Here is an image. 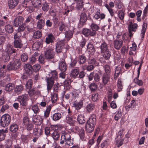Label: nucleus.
<instances>
[{
    "instance_id": "obj_56",
    "label": "nucleus",
    "mask_w": 148,
    "mask_h": 148,
    "mask_svg": "<svg viewBox=\"0 0 148 148\" xmlns=\"http://www.w3.org/2000/svg\"><path fill=\"white\" fill-rule=\"evenodd\" d=\"M33 82L32 79H30L27 82L25 86L27 88L29 89L32 88Z\"/></svg>"
},
{
    "instance_id": "obj_62",
    "label": "nucleus",
    "mask_w": 148,
    "mask_h": 148,
    "mask_svg": "<svg viewBox=\"0 0 148 148\" xmlns=\"http://www.w3.org/2000/svg\"><path fill=\"white\" fill-rule=\"evenodd\" d=\"M86 58L84 56H79V63L82 64L84 63L86 61Z\"/></svg>"
},
{
    "instance_id": "obj_58",
    "label": "nucleus",
    "mask_w": 148,
    "mask_h": 148,
    "mask_svg": "<svg viewBox=\"0 0 148 148\" xmlns=\"http://www.w3.org/2000/svg\"><path fill=\"white\" fill-rule=\"evenodd\" d=\"M65 34V37L69 39L71 38L73 36L72 32L70 30H68L66 32Z\"/></svg>"
},
{
    "instance_id": "obj_49",
    "label": "nucleus",
    "mask_w": 148,
    "mask_h": 148,
    "mask_svg": "<svg viewBox=\"0 0 148 148\" xmlns=\"http://www.w3.org/2000/svg\"><path fill=\"white\" fill-rule=\"evenodd\" d=\"M10 58V55L5 53V54L2 55V60L3 62H6L9 60Z\"/></svg>"
},
{
    "instance_id": "obj_43",
    "label": "nucleus",
    "mask_w": 148,
    "mask_h": 148,
    "mask_svg": "<svg viewBox=\"0 0 148 148\" xmlns=\"http://www.w3.org/2000/svg\"><path fill=\"white\" fill-rule=\"evenodd\" d=\"M79 73V71L78 70L75 69L71 71V75L74 78H76Z\"/></svg>"
},
{
    "instance_id": "obj_19",
    "label": "nucleus",
    "mask_w": 148,
    "mask_h": 148,
    "mask_svg": "<svg viewBox=\"0 0 148 148\" xmlns=\"http://www.w3.org/2000/svg\"><path fill=\"white\" fill-rule=\"evenodd\" d=\"M32 121L36 125H38L39 123H40L41 122V119L40 116H38L37 114L33 115Z\"/></svg>"
},
{
    "instance_id": "obj_29",
    "label": "nucleus",
    "mask_w": 148,
    "mask_h": 148,
    "mask_svg": "<svg viewBox=\"0 0 148 148\" xmlns=\"http://www.w3.org/2000/svg\"><path fill=\"white\" fill-rule=\"evenodd\" d=\"M31 3L35 7L38 8L41 7V2L40 0H31Z\"/></svg>"
},
{
    "instance_id": "obj_35",
    "label": "nucleus",
    "mask_w": 148,
    "mask_h": 148,
    "mask_svg": "<svg viewBox=\"0 0 148 148\" xmlns=\"http://www.w3.org/2000/svg\"><path fill=\"white\" fill-rule=\"evenodd\" d=\"M14 44L16 48H21L22 45L20 39L14 40Z\"/></svg>"
},
{
    "instance_id": "obj_8",
    "label": "nucleus",
    "mask_w": 148,
    "mask_h": 148,
    "mask_svg": "<svg viewBox=\"0 0 148 148\" xmlns=\"http://www.w3.org/2000/svg\"><path fill=\"white\" fill-rule=\"evenodd\" d=\"M52 48H49L47 49L45 53V56L47 59H52L54 58V53Z\"/></svg>"
},
{
    "instance_id": "obj_38",
    "label": "nucleus",
    "mask_w": 148,
    "mask_h": 148,
    "mask_svg": "<svg viewBox=\"0 0 148 148\" xmlns=\"http://www.w3.org/2000/svg\"><path fill=\"white\" fill-rule=\"evenodd\" d=\"M31 109L35 114H36L40 111L38 107L37 104L32 106Z\"/></svg>"
},
{
    "instance_id": "obj_20",
    "label": "nucleus",
    "mask_w": 148,
    "mask_h": 148,
    "mask_svg": "<svg viewBox=\"0 0 148 148\" xmlns=\"http://www.w3.org/2000/svg\"><path fill=\"white\" fill-rule=\"evenodd\" d=\"M95 126L87 122L85 125V129L87 132H91L94 130Z\"/></svg>"
},
{
    "instance_id": "obj_31",
    "label": "nucleus",
    "mask_w": 148,
    "mask_h": 148,
    "mask_svg": "<svg viewBox=\"0 0 148 148\" xmlns=\"http://www.w3.org/2000/svg\"><path fill=\"white\" fill-rule=\"evenodd\" d=\"M87 122L94 126L96 123V119L95 116H92L90 117Z\"/></svg>"
},
{
    "instance_id": "obj_52",
    "label": "nucleus",
    "mask_w": 148,
    "mask_h": 148,
    "mask_svg": "<svg viewBox=\"0 0 148 148\" xmlns=\"http://www.w3.org/2000/svg\"><path fill=\"white\" fill-rule=\"evenodd\" d=\"M90 27L92 30V31L96 32L99 29V27L97 25L94 23H92L90 25Z\"/></svg>"
},
{
    "instance_id": "obj_61",
    "label": "nucleus",
    "mask_w": 148,
    "mask_h": 148,
    "mask_svg": "<svg viewBox=\"0 0 148 148\" xmlns=\"http://www.w3.org/2000/svg\"><path fill=\"white\" fill-rule=\"evenodd\" d=\"M28 58V56L26 53H23L21 56V60L23 62L26 61L27 60Z\"/></svg>"
},
{
    "instance_id": "obj_44",
    "label": "nucleus",
    "mask_w": 148,
    "mask_h": 148,
    "mask_svg": "<svg viewBox=\"0 0 148 148\" xmlns=\"http://www.w3.org/2000/svg\"><path fill=\"white\" fill-rule=\"evenodd\" d=\"M121 116L122 113L120 110L116 112L115 115L114 116V119L115 120L118 121L121 118Z\"/></svg>"
},
{
    "instance_id": "obj_1",
    "label": "nucleus",
    "mask_w": 148,
    "mask_h": 148,
    "mask_svg": "<svg viewBox=\"0 0 148 148\" xmlns=\"http://www.w3.org/2000/svg\"><path fill=\"white\" fill-rule=\"evenodd\" d=\"M51 77L47 78V89L49 91L50 90L54 84V80H56L58 78V73L55 70L51 71L49 74Z\"/></svg>"
},
{
    "instance_id": "obj_15",
    "label": "nucleus",
    "mask_w": 148,
    "mask_h": 148,
    "mask_svg": "<svg viewBox=\"0 0 148 148\" xmlns=\"http://www.w3.org/2000/svg\"><path fill=\"white\" fill-rule=\"evenodd\" d=\"M105 15L103 13H101L99 11H97L94 15V18L95 19L98 20L99 21L104 19L105 18Z\"/></svg>"
},
{
    "instance_id": "obj_28",
    "label": "nucleus",
    "mask_w": 148,
    "mask_h": 148,
    "mask_svg": "<svg viewBox=\"0 0 148 148\" xmlns=\"http://www.w3.org/2000/svg\"><path fill=\"white\" fill-rule=\"evenodd\" d=\"M18 127L17 124L13 123L10 125V130L12 132L15 133L18 130Z\"/></svg>"
},
{
    "instance_id": "obj_51",
    "label": "nucleus",
    "mask_w": 148,
    "mask_h": 148,
    "mask_svg": "<svg viewBox=\"0 0 148 148\" xmlns=\"http://www.w3.org/2000/svg\"><path fill=\"white\" fill-rule=\"evenodd\" d=\"M32 69V66L29 64H26L24 66V69L25 72H26L27 73H29L30 71Z\"/></svg>"
},
{
    "instance_id": "obj_63",
    "label": "nucleus",
    "mask_w": 148,
    "mask_h": 148,
    "mask_svg": "<svg viewBox=\"0 0 148 148\" xmlns=\"http://www.w3.org/2000/svg\"><path fill=\"white\" fill-rule=\"evenodd\" d=\"M116 139L117 140L116 143L117 145V146L118 147L121 146L123 144V139L120 138L119 139V138H116Z\"/></svg>"
},
{
    "instance_id": "obj_5",
    "label": "nucleus",
    "mask_w": 148,
    "mask_h": 148,
    "mask_svg": "<svg viewBox=\"0 0 148 148\" xmlns=\"http://www.w3.org/2000/svg\"><path fill=\"white\" fill-rule=\"evenodd\" d=\"M20 61L18 60H16L14 62H10L7 65L8 69L11 70L18 69L20 67Z\"/></svg>"
},
{
    "instance_id": "obj_33",
    "label": "nucleus",
    "mask_w": 148,
    "mask_h": 148,
    "mask_svg": "<svg viewBox=\"0 0 148 148\" xmlns=\"http://www.w3.org/2000/svg\"><path fill=\"white\" fill-rule=\"evenodd\" d=\"M51 134L53 138L55 140H57L59 138V134L57 130H53Z\"/></svg>"
},
{
    "instance_id": "obj_32",
    "label": "nucleus",
    "mask_w": 148,
    "mask_h": 148,
    "mask_svg": "<svg viewBox=\"0 0 148 148\" xmlns=\"http://www.w3.org/2000/svg\"><path fill=\"white\" fill-rule=\"evenodd\" d=\"M84 117V116L82 114H80L78 115L77 119L79 124H83L85 123V121Z\"/></svg>"
},
{
    "instance_id": "obj_40",
    "label": "nucleus",
    "mask_w": 148,
    "mask_h": 148,
    "mask_svg": "<svg viewBox=\"0 0 148 148\" xmlns=\"http://www.w3.org/2000/svg\"><path fill=\"white\" fill-rule=\"evenodd\" d=\"M117 91L119 92L121 91L123 88L122 82L120 79H118L117 81Z\"/></svg>"
},
{
    "instance_id": "obj_27",
    "label": "nucleus",
    "mask_w": 148,
    "mask_h": 148,
    "mask_svg": "<svg viewBox=\"0 0 148 148\" xmlns=\"http://www.w3.org/2000/svg\"><path fill=\"white\" fill-rule=\"evenodd\" d=\"M8 132L7 129H5L4 130L3 129L0 130V141H2L5 139V133H6Z\"/></svg>"
},
{
    "instance_id": "obj_30",
    "label": "nucleus",
    "mask_w": 148,
    "mask_h": 148,
    "mask_svg": "<svg viewBox=\"0 0 148 148\" xmlns=\"http://www.w3.org/2000/svg\"><path fill=\"white\" fill-rule=\"evenodd\" d=\"M51 108V105L47 106L46 110L44 112V118H47L49 116Z\"/></svg>"
},
{
    "instance_id": "obj_47",
    "label": "nucleus",
    "mask_w": 148,
    "mask_h": 148,
    "mask_svg": "<svg viewBox=\"0 0 148 148\" xmlns=\"http://www.w3.org/2000/svg\"><path fill=\"white\" fill-rule=\"evenodd\" d=\"M105 73L104 74L110 75L111 72V69L109 66L108 64H106L103 66Z\"/></svg>"
},
{
    "instance_id": "obj_50",
    "label": "nucleus",
    "mask_w": 148,
    "mask_h": 148,
    "mask_svg": "<svg viewBox=\"0 0 148 148\" xmlns=\"http://www.w3.org/2000/svg\"><path fill=\"white\" fill-rule=\"evenodd\" d=\"M42 36V33L39 31H37L35 32L33 34V38L36 39L39 38Z\"/></svg>"
},
{
    "instance_id": "obj_3",
    "label": "nucleus",
    "mask_w": 148,
    "mask_h": 148,
    "mask_svg": "<svg viewBox=\"0 0 148 148\" xmlns=\"http://www.w3.org/2000/svg\"><path fill=\"white\" fill-rule=\"evenodd\" d=\"M11 120V116L7 114L3 115L1 118L0 124L3 127L8 126L10 123Z\"/></svg>"
},
{
    "instance_id": "obj_21",
    "label": "nucleus",
    "mask_w": 148,
    "mask_h": 148,
    "mask_svg": "<svg viewBox=\"0 0 148 148\" xmlns=\"http://www.w3.org/2000/svg\"><path fill=\"white\" fill-rule=\"evenodd\" d=\"M45 21L42 19L38 20L36 24L37 28L39 29H42L45 25Z\"/></svg>"
},
{
    "instance_id": "obj_41",
    "label": "nucleus",
    "mask_w": 148,
    "mask_h": 148,
    "mask_svg": "<svg viewBox=\"0 0 148 148\" xmlns=\"http://www.w3.org/2000/svg\"><path fill=\"white\" fill-rule=\"evenodd\" d=\"M23 87L22 85H20L16 86L14 88V91L16 93H20L23 90Z\"/></svg>"
},
{
    "instance_id": "obj_57",
    "label": "nucleus",
    "mask_w": 148,
    "mask_h": 148,
    "mask_svg": "<svg viewBox=\"0 0 148 148\" xmlns=\"http://www.w3.org/2000/svg\"><path fill=\"white\" fill-rule=\"evenodd\" d=\"M9 108V106L7 104H5L2 106L0 110V112L3 113L5 111L8 110Z\"/></svg>"
},
{
    "instance_id": "obj_25",
    "label": "nucleus",
    "mask_w": 148,
    "mask_h": 148,
    "mask_svg": "<svg viewBox=\"0 0 148 148\" xmlns=\"http://www.w3.org/2000/svg\"><path fill=\"white\" fill-rule=\"evenodd\" d=\"M110 75L108 74H104L103 75L102 79L104 84H106L110 79Z\"/></svg>"
},
{
    "instance_id": "obj_22",
    "label": "nucleus",
    "mask_w": 148,
    "mask_h": 148,
    "mask_svg": "<svg viewBox=\"0 0 148 148\" xmlns=\"http://www.w3.org/2000/svg\"><path fill=\"white\" fill-rule=\"evenodd\" d=\"M62 114L60 112L55 113L52 115V119L54 121L59 120L62 117Z\"/></svg>"
},
{
    "instance_id": "obj_2",
    "label": "nucleus",
    "mask_w": 148,
    "mask_h": 148,
    "mask_svg": "<svg viewBox=\"0 0 148 148\" xmlns=\"http://www.w3.org/2000/svg\"><path fill=\"white\" fill-rule=\"evenodd\" d=\"M61 140H65L66 143L69 146H72L74 143L73 139H71L70 134L64 131L62 132Z\"/></svg>"
},
{
    "instance_id": "obj_13",
    "label": "nucleus",
    "mask_w": 148,
    "mask_h": 148,
    "mask_svg": "<svg viewBox=\"0 0 148 148\" xmlns=\"http://www.w3.org/2000/svg\"><path fill=\"white\" fill-rule=\"evenodd\" d=\"M59 69L62 72H65L67 68V66L64 62V60L60 61L59 64Z\"/></svg>"
},
{
    "instance_id": "obj_53",
    "label": "nucleus",
    "mask_w": 148,
    "mask_h": 148,
    "mask_svg": "<svg viewBox=\"0 0 148 148\" xmlns=\"http://www.w3.org/2000/svg\"><path fill=\"white\" fill-rule=\"evenodd\" d=\"M138 77H139L138 76L137 77H136L134 78V82L135 84L138 86H142L143 84V82L142 80L138 79Z\"/></svg>"
},
{
    "instance_id": "obj_34",
    "label": "nucleus",
    "mask_w": 148,
    "mask_h": 148,
    "mask_svg": "<svg viewBox=\"0 0 148 148\" xmlns=\"http://www.w3.org/2000/svg\"><path fill=\"white\" fill-rule=\"evenodd\" d=\"M147 27V23H144L143 25L142 29L141 30V37L143 38L144 37Z\"/></svg>"
},
{
    "instance_id": "obj_6",
    "label": "nucleus",
    "mask_w": 148,
    "mask_h": 148,
    "mask_svg": "<svg viewBox=\"0 0 148 148\" xmlns=\"http://www.w3.org/2000/svg\"><path fill=\"white\" fill-rule=\"evenodd\" d=\"M73 131L79 134L81 139L82 140H85V132L84 129L81 127L75 126L73 128Z\"/></svg>"
},
{
    "instance_id": "obj_9",
    "label": "nucleus",
    "mask_w": 148,
    "mask_h": 148,
    "mask_svg": "<svg viewBox=\"0 0 148 148\" xmlns=\"http://www.w3.org/2000/svg\"><path fill=\"white\" fill-rule=\"evenodd\" d=\"M64 40H62L60 41H58L57 42L56 45V51L57 53L61 52L62 47L64 46Z\"/></svg>"
},
{
    "instance_id": "obj_11",
    "label": "nucleus",
    "mask_w": 148,
    "mask_h": 148,
    "mask_svg": "<svg viewBox=\"0 0 148 148\" xmlns=\"http://www.w3.org/2000/svg\"><path fill=\"white\" fill-rule=\"evenodd\" d=\"M84 100V99H82L79 101H75L73 104V107H74L76 110H79L81 108L83 105Z\"/></svg>"
},
{
    "instance_id": "obj_45",
    "label": "nucleus",
    "mask_w": 148,
    "mask_h": 148,
    "mask_svg": "<svg viewBox=\"0 0 148 148\" xmlns=\"http://www.w3.org/2000/svg\"><path fill=\"white\" fill-rule=\"evenodd\" d=\"M67 27L66 25L63 22L60 23L59 25V29L61 32L64 31Z\"/></svg>"
},
{
    "instance_id": "obj_36",
    "label": "nucleus",
    "mask_w": 148,
    "mask_h": 148,
    "mask_svg": "<svg viewBox=\"0 0 148 148\" xmlns=\"http://www.w3.org/2000/svg\"><path fill=\"white\" fill-rule=\"evenodd\" d=\"M118 16L120 19L123 20L124 17L125 12L122 10H119L117 13Z\"/></svg>"
},
{
    "instance_id": "obj_16",
    "label": "nucleus",
    "mask_w": 148,
    "mask_h": 148,
    "mask_svg": "<svg viewBox=\"0 0 148 148\" xmlns=\"http://www.w3.org/2000/svg\"><path fill=\"white\" fill-rule=\"evenodd\" d=\"M123 44V41L121 40H116L114 41V48L119 50Z\"/></svg>"
},
{
    "instance_id": "obj_54",
    "label": "nucleus",
    "mask_w": 148,
    "mask_h": 148,
    "mask_svg": "<svg viewBox=\"0 0 148 148\" xmlns=\"http://www.w3.org/2000/svg\"><path fill=\"white\" fill-rule=\"evenodd\" d=\"M42 10L45 12L49 10V7L48 4L46 2L42 4Z\"/></svg>"
},
{
    "instance_id": "obj_55",
    "label": "nucleus",
    "mask_w": 148,
    "mask_h": 148,
    "mask_svg": "<svg viewBox=\"0 0 148 148\" xmlns=\"http://www.w3.org/2000/svg\"><path fill=\"white\" fill-rule=\"evenodd\" d=\"M81 92V91L80 90H74L72 92V94L73 97L75 98L77 97L79 94Z\"/></svg>"
},
{
    "instance_id": "obj_37",
    "label": "nucleus",
    "mask_w": 148,
    "mask_h": 148,
    "mask_svg": "<svg viewBox=\"0 0 148 148\" xmlns=\"http://www.w3.org/2000/svg\"><path fill=\"white\" fill-rule=\"evenodd\" d=\"M95 108V105L92 103L88 104L86 107V110L88 112L93 110Z\"/></svg>"
},
{
    "instance_id": "obj_17",
    "label": "nucleus",
    "mask_w": 148,
    "mask_h": 148,
    "mask_svg": "<svg viewBox=\"0 0 148 148\" xmlns=\"http://www.w3.org/2000/svg\"><path fill=\"white\" fill-rule=\"evenodd\" d=\"M87 50L89 53L92 55L95 53V50L93 45L91 43H89L87 45Z\"/></svg>"
},
{
    "instance_id": "obj_48",
    "label": "nucleus",
    "mask_w": 148,
    "mask_h": 148,
    "mask_svg": "<svg viewBox=\"0 0 148 148\" xmlns=\"http://www.w3.org/2000/svg\"><path fill=\"white\" fill-rule=\"evenodd\" d=\"M34 134L37 136H40L42 133V131L40 129L35 128L34 130Z\"/></svg>"
},
{
    "instance_id": "obj_14",
    "label": "nucleus",
    "mask_w": 148,
    "mask_h": 148,
    "mask_svg": "<svg viewBox=\"0 0 148 148\" xmlns=\"http://www.w3.org/2000/svg\"><path fill=\"white\" fill-rule=\"evenodd\" d=\"M18 0H9L8 5L10 9H13L18 4Z\"/></svg>"
},
{
    "instance_id": "obj_26",
    "label": "nucleus",
    "mask_w": 148,
    "mask_h": 148,
    "mask_svg": "<svg viewBox=\"0 0 148 148\" xmlns=\"http://www.w3.org/2000/svg\"><path fill=\"white\" fill-rule=\"evenodd\" d=\"M80 20L79 21L81 24L83 25L87 20L86 15L85 13H82L80 15Z\"/></svg>"
},
{
    "instance_id": "obj_64",
    "label": "nucleus",
    "mask_w": 148,
    "mask_h": 148,
    "mask_svg": "<svg viewBox=\"0 0 148 148\" xmlns=\"http://www.w3.org/2000/svg\"><path fill=\"white\" fill-rule=\"evenodd\" d=\"M51 99L52 103H55L57 99V95L56 93L51 94Z\"/></svg>"
},
{
    "instance_id": "obj_4",
    "label": "nucleus",
    "mask_w": 148,
    "mask_h": 148,
    "mask_svg": "<svg viewBox=\"0 0 148 148\" xmlns=\"http://www.w3.org/2000/svg\"><path fill=\"white\" fill-rule=\"evenodd\" d=\"M17 100L22 106H25L27 105V101L29 100L28 95L27 94H25L18 96Z\"/></svg>"
},
{
    "instance_id": "obj_23",
    "label": "nucleus",
    "mask_w": 148,
    "mask_h": 148,
    "mask_svg": "<svg viewBox=\"0 0 148 148\" xmlns=\"http://www.w3.org/2000/svg\"><path fill=\"white\" fill-rule=\"evenodd\" d=\"M54 37L53 35L51 34H49L45 39V42L47 44H49L50 43L52 42L54 40Z\"/></svg>"
},
{
    "instance_id": "obj_7",
    "label": "nucleus",
    "mask_w": 148,
    "mask_h": 148,
    "mask_svg": "<svg viewBox=\"0 0 148 148\" xmlns=\"http://www.w3.org/2000/svg\"><path fill=\"white\" fill-rule=\"evenodd\" d=\"M24 18L23 17L19 16L15 18L12 22V24L15 27H18L23 23Z\"/></svg>"
},
{
    "instance_id": "obj_42",
    "label": "nucleus",
    "mask_w": 148,
    "mask_h": 148,
    "mask_svg": "<svg viewBox=\"0 0 148 148\" xmlns=\"http://www.w3.org/2000/svg\"><path fill=\"white\" fill-rule=\"evenodd\" d=\"M5 29L7 32L11 33L12 32L13 28L11 25L8 24L5 26Z\"/></svg>"
},
{
    "instance_id": "obj_10",
    "label": "nucleus",
    "mask_w": 148,
    "mask_h": 148,
    "mask_svg": "<svg viewBox=\"0 0 148 148\" xmlns=\"http://www.w3.org/2000/svg\"><path fill=\"white\" fill-rule=\"evenodd\" d=\"M82 33L86 36H88L89 35L93 36L96 34V32L91 31L89 29L84 28L82 30Z\"/></svg>"
},
{
    "instance_id": "obj_18",
    "label": "nucleus",
    "mask_w": 148,
    "mask_h": 148,
    "mask_svg": "<svg viewBox=\"0 0 148 148\" xmlns=\"http://www.w3.org/2000/svg\"><path fill=\"white\" fill-rule=\"evenodd\" d=\"M101 49V53L103 52H106V51L109 50L108 49V47L107 44L105 42H103L101 43L100 46Z\"/></svg>"
},
{
    "instance_id": "obj_39",
    "label": "nucleus",
    "mask_w": 148,
    "mask_h": 148,
    "mask_svg": "<svg viewBox=\"0 0 148 148\" xmlns=\"http://www.w3.org/2000/svg\"><path fill=\"white\" fill-rule=\"evenodd\" d=\"M121 67L119 66H116L115 68V74H114V78L116 79L117 77L119 76L120 72L121 71Z\"/></svg>"
},
{
    "instance_id": "obj_12",
    "label": "nucleus",
    "mask_w": 148,
    "mask_h": 148,
    "mask_svg": "<svg viewBox=\"0 0 148 148\" xmlns=\"http://www.w3.org/2000/svg\"><path fill=\"white\" fill-rule=\"evenodd\" d=\"M15 52V50L14 49L12 46L9 44H8L6 46L5 50V53L10 55L13 53Z\"/></svg>"
},
{
    "instance_id": "obj_59",
    "label": "nucleus",
    "mask_w": 148,
    "mask_h": 148,
    "mask_svg": "<svg viewBox=\"0 0 148 148\" xmlns=\"http://www.w3.org/2000/svg\"><path fill=\"white\" fill-rule=\"evenodd\" d=\"M106 52H103V56L106 60L109 59L110 56L111 54L109 50L106 51Z\"/></svg>"
},
{
    "instance_id": "obj_46",
    "label": "nucleus",
    "mask_w": 148,
    "mask_h": 148,
    "mask_svg": "<svg viewBox=\"0 0 148 148\" xmlns=\"http://www.w3.org/2000/svg\"><path fill=\"white\" fill-rule=\"evenodd\" d=\"M66 121L67 123L70 124L71 126H73L74 125V121L73 120L71 117L69 116H66Z\"/></svg>"
},
{
    "instance_id": "obj_24",
    "label": "nucleus",
    "mask_w": 148,
    "mask_h": 148,
    "mask_svg": "<svg viewBox=\"0 0 148 148\" xmlns=\"http://www.w3.org/2000/svg\"><path fill=\"white\" fill-rule=\"evenodd\" d=\"M14 85L13 83H9L5 86V89L6 91L10 92L14 88Z\"/></svg>"
},
{
    "instance_id": "obj_60",
    "label": "nucleus",
    "mask_w": 148,
    "mask_h": 148,
    "mask_svg": "<svg viewBox=\"0 0 148 148\" xmlns=\"http://www.w3.org/2000/svg\"><path fill=\"white\" fill-rule=\"evenodd\" d=\"M138 27V25L136 23L134 24L132 26L130 27L129 28V30L130 31H132L135 32L136 29H137Z\"/></svg>"
}]
</instances>
